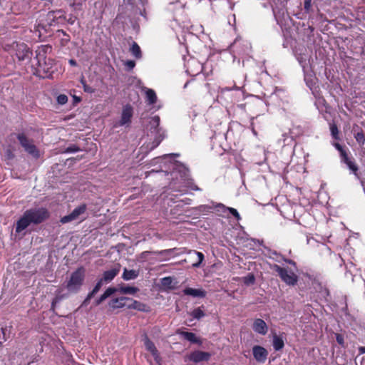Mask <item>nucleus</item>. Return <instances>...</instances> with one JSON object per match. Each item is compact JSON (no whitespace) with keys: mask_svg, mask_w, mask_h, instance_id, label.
<instances>
[{"mask_svg":"<svg viewBox=\"0 0 365 365\" xmlns=\"http://www.w3.org/2000/svg\"><path fill=\"white\" fill-rule=\"evenodd\" d=\"M57 102L60 105H64L68 102V96L65 94H60L57 97Z\"/></svg>","mask_w":365,"mask_h":365,"instance_id":"38","label":"nucleus"},{"mask_svg":"<svg viewBox=\"0 0 365 365\" xmlns=\"http://www.w3.org/2000/svg\"><path fill=\"white\" fill-rule=\"evenodd\" d=\"M18 49L16 51V56L19 61H25L31 59L32 51L25 43L17 45Z\"/></svg>","mask_w":365,"mask_h":365,"instance_id":"13","label":"nucleus"},{"mask_svg":"<svg viewBox=\"0 0 365 365\" xmlns=\"http://www.w3.org/2000/svg\"><path fill=\"white\" fill-rule=\"evenodd\" d=\"M341 162L346 164L349 169L356 175L358 176L359 167L355 163L354 160L349 158L348 153H345L344 154L340 156Z\"/></svg>","mask_w":365,"mask_h":365,"instance_id":"15","label":"nucleus"},{"mask_svg":"<svg viewBox=\"0 0 365 365\" xmlns=\"http://www.w3.org/2000/svg\"><path fill=\"white\" fill-rule=\"evenodd\" d=\"M185 339L188 341L200 345L202 344L201 340L197 337L195 334L189 331H180L179 333Z\"/></svg>","mask_w":365,"mask_h":365,"instance_id":"21","label":"nucleus"},{"mask_svg":"<svg viewBox=\"0 0 365 365\" xmlns=\"http://www.w3.org/2000/svg\"><path fill=\"white\" fill-rule=\"evenodd\" d=\"M86 210V204H82L78 207H76L69 215H66L61 218L60 222L62 224H66L71 221L76 220L78 217L83 214Z\"/></svg>","mask_w":365,"mask_h":365,"instance_id":"7","label":"nucleus"},{"mask_svg":"<svg viewBox=\"0 0 365 365\" xmlns=\"http://www.w3.org/2000/svg\"><path fill=\"white\" fill-rule=\"evenodd\" d=\"M359 354H365V346H360L359 347Z\"/></svg>","mask_w":365,"mask_h":365,"instance_id":"49","label":"nucleus"},{"mask_svg":"<svg viewBox=\"0 0 365 365\" xmlns=\"http://www.w3.org/2000/svg\"><path fill=\"white\" fill-rule=\"evenodd\" d=\"M128 300L129 297H127L113 298L109 301L108 306L112 309H116L123 307L128 308Z\"/></svg>","mask_w":365,"mask_h":365,"instance_id":"14","label":"nucleus"},{"mask_svg":"<svg viewBox=\"0 0 365 365\" xmlns=\"http://www.w3.org/2000/svg\"><path fill=\"white\" fill-rule=\"evenodd\" d=\"M284 346V342L282 337L274 335L273 336V347L275 351H279Z\"/></svg>","mask_w":365,"mask_h":365,"instance_id":"28","label":"nucleus"},{"mask_svg":"<svg viewBox=\"0 0 365 365\" xmlns=\"http://www.w3.org/2000/svg\"><path fill=\"white\" fill-rule=\"evenodd\" d=\"M330 131L331 135L334 140H340L339 131L337 125L334 123L330 124Z\"/></svg>","mask_w":365,"mask_h":365,"instance_id":"32","label":"nucleus"},{"mask_svg":"<svg viewBox=\"0 0 365 365\" xmlns=\"http://www.w3.org/2000/svg\"><path fill=\"white\" fill-rule=\"evenodd\" d=\"M252 329L257 334L265 335L268 331V327L263 319L258 318L255 319Z\"/></svg>","mask_w":365,"mask_h":365,"instance_id":"17","label":"nucleus"},{"mask_svg":"<svg viewBox=\"0 0 365 365\" xmlns=\"http://www.w3.org/2000/svg\"><path fill=\"white\" fill-rule=\"evenodd\" d=\"M84 90H85V91H89V88H86L85 87Z\"/></svg>","mask_w":365,"mask_h":365,"instance_id":"54","label":"nucleus"},{"mask_svg":"<svg viewBox=\"0 0 365 365\" xmlns=\"http://www.w3.org/2000/svg\"><path fill=\"white\" fill-rule=\"evenodd\" d=\"M80 150H81V148L78 145L73 144V145H71L67 147L66 148V150L63 151V153H76V152H78Z\"/></svg>","mask_w":365,"mask_h":365,"instance_id":"37","label":"nucleus"},{"mask_svg":"<svg viewBox=\"0 0 365 365\" xmlns=\"http://www.w3.org/2000/svg\"><path fill=\"white\" fill-rule=\"evenodd\" d=\"M76 20V17L73 15H71V16L66 21L69 24L73 25L75 23Z\"/></svg>","mask_w":365,"mask_h":365,"instance_id":"44","label":"nucleus"},{"mask_svg":"<svg viewBox=\"0 0 365 365\" xmlns=\"http://www.w3.org/2000/svg\"><path fill=\"white\" fill-rule=\"evenodd\" d=\"M51 48V46H45L43 53L38 51L36 57L31 60V72L34 76L41 78H52L56 71L55 61L51 58L45 56L46 50Z\"/></svg>","mask_w":365,"mask_h":365,"instance_id":"1","label":"nucleus"},{"mask_svg":"<svg viewBox=\"0 0 365 365\" xmlns=\"http://www.w3.org/2000/svg\"><path fill=\"white\" fill-rule=\"evenodd\" d=\"M120 270V264H116L112 269L105 271L101 279L106 282H109L118 274Z\"/></svg>","mask_w":365,"mask_h":365,"instance_id":"18","label":"nucleus"},{"mask_svg":"<svg viewBox=\"0 0 365 365\" xmlns=\"http://www.w3.org/2000/svg\"><path fill=\"white\" fill-rule=\"evenodd\" d=\"M91 298H92V297H90V292H89V293L88 294V295H87L86 298L84 299V301H83V304L84 305L88 304L89 303V301L91 300Z\"/></svg>","mask_w":365,"mask_h":365,"instance_id":"47","label":"nucleus"},{"mask_svg":"<svg viewBox=\"0 0 365 365\" xmlns=\"http://www.w3.org/2000/svg\"><path fill=\"white\" fill-rule=\"evenodd\" d=\"M133 115V108L130 104L125 105L122 110L121 118L120 120V125H124L130 124L131 118Z\"/></svg>","mask_w":365,"mask_h":365,"instance_id":"12","label":"nucleus"},{"mask_svg":"<svg viewBox=\"0 0 365 365\" xmlns=\"http://www.w3.org/2000/svg\"><path fill=\"white\" fill-rule=\"evenodd\" d=\"M84 278L85 269L81 267L71 274L70 279L67 282L66 289L73 293L78 292L83 285Z\"/></svg>","mask_w":365,"mask_h":365,"instance_id":"5","label":"nucleus"},{"mask_svg":"<svg viewBox=\"0 0 365 365\" xmlns=\"http://www.w3.org/2000/svg\"><path fill=\"white\" fill-rule=\"evenodd\" d=\"M185 295L192 296L193 297L203 298L206 296V292L201 289H194L191 287H187L183 289Z\"/></svg>","mask_w":365,"mask_h":365,"instance_id":"20","label":"nucleus"},{"mask_svg":"<svg viewBox=\"0 0 365 365\" xmlns=\"http://www.w3.org/2000/svg\"><path fill=\"white\" fill-rule=\"evenodd\" d=\"M173 250H172V249L165 250L162 251L160 253L171 252Z\"/></svg>","mask_w":365,"mask_h":365,"instance_id":"53","label":"nucleus"},{"mask_svg":"<svg viewBox=\"0 0 365 365\" xmlns=\"http://www.w3.org/2000/svg\"><path fill=\"white\" fill-rule=\"evenodd\" d=\"M333 145L339 152L340 156L347 152L344 149V148L341 145H340L339 143L335 142L333 143Z\"/></svg>","mask_w":365,"mask_h":365,"instance_id":"41","label":"nucleus"},{"mask_svg":"<svg viewBox=\"0 0 365 365\" xmlns=\"http://www.w3.org/2000/svg\"><path fill=\"white\" fill-rule=\"evenodd\" d=\"M252 354L257 362L264 363L268 356V351L263 346L255 345L252 347Z\"/></svg>","mask_w":365,"mask_h":365,"instance_id":"8","label":"nucleus"},{"mask_svg":"<svg viewBox=\"0 0 365 365\" xmlns=\"http://www.w3.org/2000/svg\"><path fill=\"white\" fill-rule=\"evenodd\" d=\"M254 118H252V119H251V120H252V122H251V125H252V126L253 125V122H252V120H254Z\"/></svg>","mask_w":365,"mask_h":365,"instance_id":"56","label":"nucleus"},{"mask_svg":"<svg viewBox=\"0 0 365 365\" xmlns=\"http://www.w3.org/2000/svg\"><path fill=\"white\" fill-rule=\"evenodd\" d=\"M173 278L171 277H165L161 279V284L163 288L168 289H173L174 287L172 286Z\"/></svg>","mask_w":365,"mask_h":365,"instance_id":"29","label":"nucleus"},{"mask_svg":"<svg viewBox=\"0 0 365 365\" xmlns=\"http://www.w3.org/2000/svg\"><path fill=\"white\" fill-rule=\"evenodd\" d=\"M130 51L135 58H140L141 57V50L136 42L133 43L130 48Z\"/></svg>","mask_w":365,"mask_h":365,"instance_id":"31","label":"nucleus"},{"mask_svg":"<svg viewBox=\"0 0 365 365\" xmlns=\"http://www.w3.org/2000/svg\"><path fill=\"white\" fill-rule=\"evenodd\" d=\"M202 308H203V307H197V308L193 309L192 312H191L190 315L194 319H200L205 315L204 310Z\"/></svg>","mask_w":365,"mask_h":365,"instance_id":"30","label":"nucleus"},{"mask_svg":"<svg viewBox=\"0 0 365 365\" xmlns=\"http://www.w3.org/2000/svg\"><path fill=\"white\" fill-rule=\"evenodd\" d=\"M243 282L246 285H251L255 282V277L253 274L249 273L247 276L243 277Z\"/></svg>","mask_w":365,"mask_h":365,"instance_id":"35","label":"nucleus"},{"mask_svg":"<svg viewBox=\"0 0 365 365\" xmlns=\"http://www.w3.org/2000/svg\"><path fill=\"white\" fill-rule=\"evenodd\" d=\"M117 292V288L115 287H108L101 297L97 299L95 302L96 306L101 304L104 300H106L108 297L111 296L113 294Z\"/></svg>","mask_w":365,"mask_h":365,"instance_id":"22","label":"nucleus"},{"mask_svg":"<svg viewBox=\"0 0 365 365\" xmlns=\"http://www.w3.org/2000/svg\"><path fill=\"white\" fill-rule=\"evenodd\" d=\"M143 342L146 350L148 351L152 354L154 359L157 362H159V361L160 360L159 351L157 349L156 346H155L154 343L148 338V336L145 334H144Z\"/></svg>","mask_w":365,"mask_h":365,"instance_id":"9","label":"nucleus"},{"mask_svg":"<svg viewBox=\"0 0 365 365\" xmlns=\"http://www.w3.org/2000/svg\"><path fill=\"white\" fill-rule=\"evenodd\" d=\"M139 291V289L131 286H121L117 289V292L123 294H134Z\"/></svg>","mask_w":365,"mask_h":365,"instance_id":"26","label":"nucleus"},{"mask_svg":"<svg viewBox=\"0 0 365 365\" xmlns=\"http://www.w3.org/2000/svg\"><path fill=\"white\" fill-rule=\"evenodd\" d=\"M335 336H336V341H337V343L339 345H341L342 347H345L344 336L341 334L337 333L335 334Z\"/></svg>","mask_w":365,"mask_h":365,"instance_id":"42","label":"nucleus"},{"mask_svg":"<svg viewBox=\"0 0 365 365\" xmlns=\"http://www.w3.org/2000/svg\"><path fill=\"white\" fill-rule=\"evenodd\" d=\"M210 356L211 354L209 352L197 350L191 352L188 359L191 361L199 363L201 361H207L210 359Z\"/></svg>","mask_w":365,"mask_h":365,"instance_id":"10","label":"nucleus"},{"mask_svg":"<svg viewBox=\"0 0 365 365\" xmlns=\"http://www.w3.org/2000/svg\"><path fill=\"white\" fill-rule=\"evenodd\" d=\"M128 309H135L143 312H149L150 311V308L148 305L131 298H129Z\"/></svg>","mask_w":365,"mask_h":365,"instance_id":"16","label":"nucleus"},{"mask_svg":"<svg viewBox=\"0 0 365 365\" xmlns=\"http://www.w3.org/2000/svg\"><path fill=\"white\" fill-rule=\"evenodd\" d=\"M184 203L185 204H190V201H191V199L190 198H185V200H182Z\"/></svg>","mask_w":365,"mask_h":365,"instance_id":"50","label":"nucleus"},{"mask_svg":"<svg viewBox=\"0 0 365 365\" xmlns=\"http://www.w3.org/2000/svg\"><path fill=\"white\" fill-rule=\"evenodd\" d=\"M138 274H139V272L138 270H135V269L128 270L126 268H125L123 275H122V278L124 280L128 281V280L134 279L137 278Z\"/></svg>","mask_w":365,"mask_h":365,"instance_id":"25","label":"nucleus"},{"mask_svg":"<svg viewBox=\"0 0 365 365\" xmlns=\"http://www.w3.org/2000/svg\"><path fill=\"white\" fill-rule=\"evenodd\" d=\"M125 66L130 70L135 67V63L134 61L129 60L126 61Z\"/></svg>","mask_w":365,"mask_h":365,"instance_id":"43","label":"nucleus"},{"mask_svg":"<svg viewBox=\"0 0 365 365\" xmlns=\"http://www.w3.org/2000/svg\"><path fill=\"white\" fill-rule=\"evenodd\" d=\"M312 0H304V9L307 14L312 11Z\"/></svg>","mask_w":365,"mask_h":365,"instance_id":"39","label":"nucleus"},{"mask_svg":"<svg viewBox=\"0 0 365 365\" xmlns=\"http://www.w3.org/2000/svg\"><path fill=\"white\" fill-rule=\"evenodd\" d=\"M229 212L235 217L237 220H240L241 219L240 215L237 210L233 207H227Z\"/></svg>","mask_w":365,"mask_h":365,"instance_id":"40","label":"nucleus"},{"mask_svg":"<svg viewBox=\"0 0 365 365\" xmlns=\"http://www.w3.org/2000/svg\"><path fill=\"white\" fill-rule=\"evenodd\" d=\"M68 63H69V64H70L71 66H77V62H76V60H74V59H70V60L68 61Z\"/></svg>","mask_w":365,"mask_h":365,"instance_id":"48","label":"nucleus"},{"mask_svg":"<svg viewBox=\"0 0 365 365\" xmlns=\"http://www.w3.org/2000/svg\"><path fill=\"white\" fill-rule=\"evenodd\" d=\"M128 4L133 5L134 4L133 0H124Z\"/></svg>","mask_w":365,"mask_h":365,"instance_id":"51","label":"nucleus"},{"mask_svg":"<svg viewBox=\"0 0 365 365\" xmlns=\"http://www.w3.org/2000/svg\"><path fill=\"white\" fill-rule=\"evenodd\" d=\"M81 98L74 96V101L76 103H79L81 101Z\"/></svg>","mask_w":365,"mask_h":365,"instance_id":"52","label":"nucleus"},{"mask_svg":"<svg viewBox=\"0 0 365 365\" xmlns=\"http://www.w3.org/2000/svg\"><path fill=\"white\" fill-rule=\"evenodd\" d=\"M56 36L59 38L61 46H66L71 40L70 36L63 30H58Z\"/></svg>","mask_w":365,"mask_h":365,"instance_id":"23","label":"nucleus"},{"mask_svg":"<svg viewBox=\"0 0 365 365\" xmlns=\"http://www.w3.org/2000/svg\"><path fill=\"white\" fill-rule=\"evenodd\" d=\"M65 11L63 10L51 11L48 13L47 17L54 24H63L66 20Z\"/></svg>","mask_w":365,"mask_h":365,"instance_id":"11","label":"nucleus"},{"mask_svg":"<svg viewBox=\"0 0 365 365\" xmlns=\"http://www.w3.org/2000/svg\"><path fill=\"white\" fill-rule=\"evenodd\" d=\"M160 118L158 115L150 118L149 121V132L150 135H154V138L151 143L150 149L157 148L165 137V131L160 127Z\"/></svg>","mask_w":365,"mask_h":365,"instance_id":"4","label":"nucleus"},{"mask_svg":"<svg viewBox=\"0 0 365 365\" xmlns=\"http://www.w3.org/2000/svg\"><path fill=\"white\" fill-rule=\"evenodd\" d=\"M14 151H15V149L11 148V146L9 145L6 149L5 153H4V157H5L6 160H13L15 158Z\"/></svg>","mask_w":365,"mask_h":365,"instance_id":"33","label":"nucleus"},{"mask_svg":"<svg viewBox=\"0 0 365 365\" xmlns=\"http://www.w3.org/2000/svg\"><path fill=\"white\" fill-rule=\"evenodd\" d=\"M61 299V297H56L52 302L51 308L54 309L56 304Z\"/></svg>","mask_w":365,"mask_h":365,"instance_id":"45","label":"nucleus"},{"mask_svg":"<svg viewBox=\"0 0 365 365\" xmlns=\"http://www.w3.org/2000/svg\"><path fill=\"white\" fill-rule=\"evenodd\" d=\"M354 137L360 146H364L365 144V133L363 129L356 124H354L352 128Z\"/></svg>","mask_w":365,"mask_h":365,"instance_id":"19","label":"nucleus"},{"mask_svg":"<svg viewBox=\"0 0 365 365\" xmlns=\"http://www.w3.org/2000/svg\"><path fill=\"white\" fill-rule=\"evenodd\" d=\"M15 138H17L21 147L28 154L35 158L40 157L39 150L35 145L33 139L28 138L24 132H21L19 133H11L8 136V140L11 141L14 140Z\"/></svg>","mask_w":365,"mask_h":365,"instance_id":"3","label":"nucleus"},{"mask_svg":"<svg viewBox=\"0 0 365 365\" xmlns=\"http://www.w3.org/2000/svg\"><path fill=\"white\" fill-rule=\"evenodd\" d=\"M284 261H285L287 263H288V264H291V265H292V266H294V267H296V265H297L296 262H295L294 260H292V259H284Z\"/></svg>","mask_w":365,"mask_h":365,"instance_id":"46","label":"nucleus"},{"mask_svg":"<svg viewBox=\"0 0 365 365\" xmlns=\"http://www.w3.org/2000/svg\"><path fill=\"white\" fill-rule=\"evenodd\" d=\"M272 269L275 271L282 281L289 286H294L298 282L297 275L287 268L282 267L278 264H274Z\"/></svg>","mask_w":365,"mask_h":365,"instance_id":"6","label":"nucleus"},{"mask_svg":"<svg viewBox=\"0 0 365 365\" xmlns=\"http://www.w3.org/2000/svg\"><path fill=\"white\" fill-rule=\"evenodd\" d=\"M50 217V212L46 207H34L26 210L17 220L15 232L21 233L31 225H38Z\"/></svg>","mask_w":365,"mask_h":365,"instance_id":"2","label":"nucleus"},{"mask_svg":"<svg viewBox=\"0 0 365 365\" xmlns=\"http://www.w3.org/2000/svg\"><path fill=\"white\" fill-rule=\"evenodd\" d=\"M186 187L192 190L198 191L200 190V187L194 183L192 179H187L185 181Z\"/></svg>","mask_w":365,"mask_h":365,"instance_id":"36","label":"nucleus"},{"mask_svg":"<svg viewBox=\"0 0 365 365\" xmlns=\"http://www.w3.org/2000/svg\"><path fill=\"white\" fill-rule=\"evenodd\" d=\"M189 254L190 255H192L193 256H196L197 259L195 262H192V266L194 267H200V265L201 264V263L202 262V261L204 260V255L200 252H197L196 250H193V251H190L189 252Z\"/></svg>","mask_w":365,"mask_h":365,"instance_id":"27","label":"nucleus"},{"mask_svg":"<svg viewBox=\"0 0 365 365\" xmlns=\"http://www.w3.org/2000/svg\"><path fill=\"white\" fill-rule=\"evenodd\" d=\"M145 91L146 101L150 105H153L157 102V96L154 90L144 88Z\"/></svg>","mask_w":365,"mask_h":365,"instance_id":"24","label":"nucleus"},{"mask_svg":"<svg viewBox=\"0 0 365 365\" xmlns=\"http://www.w3.org/2000/svg\"><path fill=\"white\" fill-rule=\"evenodd\" d=\"M84 90H85V91H89V88H86L85 87Z\"/></svg>","mask_w":365,"mask_h":365,"instance_id":"55","label":"nucleus"},{"mask_svg":"<svg viewBox=\"0 0 365 365\" xmlns=\"http://www.w3.org/2000/svg\"><path fill=\"white\" fill-rule=\"evenodd\" d=\"M103 280L99 279L91 292H90V297H93L96 294L103 285Z\"/></svg>","mask_w":365,"mask_h":365,"instance_id":"34","label":"nucleus"}]
</instances>
